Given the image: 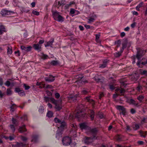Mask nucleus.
<instances>
[{
    "label": "nucleus",
    "instance_id": "2",
    "mask_svg": "<svg viewBox=\"0 0 147 147\" xmlns=\"http://www.w3.org/2000/svg\"><path fill=\"white\" fill-rule=\"evenodd\" d=\"M76 3L74 1H71L68 4H66L64 6V9H65L70 8V9H74V8H71L73 7H76Z\"/></svg>",
    "mask_w": 147,
    "mask_h": 147
},
{
    "label": "nucleus",
    "instance_id": "1",
    "mask_svg": "<svg viewBox=\"0 0 147 147\" xmlns=\"http://www.w3.org/2000/svg\"><path fill=\"white\" fill-rule=\"evenodd\" d=\"M65 5V0H60L57 2H56L53 5L56 7L55 8L63 9H64Z\"/></svg>",
    "mask_w": 147,
    "mask_h": 147
},
{
    "label": "nucleus",
    "instance_id": "6",
    "mask_svg": "<svg viewBox=\"0 0 147 147\" xmlns=\"http://www.w3.org/2000/svg\"><path fill=\"white\" fill-rule=\"evenodd\" d=\"M133 0H127V2L128 3H130Z\"/></svg>",
    "mask_w": 147,
    "mask_h": 147
},
{
    "label": "nucleus",
    "instance_id": "4",
    "mask_svg": "<svg viewBox=\"0 0 147 147\" xmlns=\"http://www.w3.org/2000/svg\"><path fill=\"white\" fill-rule=\"evenodd\" d=\"M35 2H33L31 4V5L32 7H35Z\"/></svg>",
    "mask_w": 147,
    "mask_h": 147
},
{
    "label": "nucleus",
    "instance_id": "5",
    "mask_svg": "<svg viewBox=\"0 0 147 147\" xmlns=\"http://www.w3.org/2000/svg\"><path fill=\"white\" fill-rule=\"evenodd\" d=\"M9 3V1H6L5 2V4L7 5Z\"/></svg>",
    "mask_w": 147,
    "mask_h": 147
},
{
    "label": "nucleus",
    "instance_id": "7",
    "mask_svg": "<svg viewBox=\"0 0 147 147\" xmlns=\"http://www.w3.org/2000/svg\"><path fill=\"white\" fill-rule=\"evenodd\" d=\"M147 1V0H145V1Z\"/></svg>",
    "mask_w": 147,
    "mask_h": 147
},
{
    "label": "nucleus",
    "instance_id": "3",
    "mask_svg": "<svg viewBox=\"0 0 147 147\" xmlns=\"http://www.w3.org/2000/svg\"><path fill=\"white\" fill-rule=\"evenodd\" d=\"M144 4L143 2H141L139 4H138L136 7V9H139L140 8L143 6Z\"/></svg>",
    "mask_w": 147,
    "mask_h": 147
}]
</instances>
